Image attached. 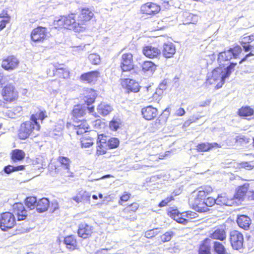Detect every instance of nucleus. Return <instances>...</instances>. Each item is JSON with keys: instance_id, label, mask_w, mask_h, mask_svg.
<instances>
[{"instance_id": "b1692460", "label": "nucleus", "mask_w": 254, "mask_h": 254, "mask_svg": "<svg viewBox=\"0 0 254 254\" xmlns=\"http://www.w3.org/2000/svg\"><path fill=\"white\" fill-rule=\"evenodd\" d=\"M237 222L239 226L245 230H248L251 224V219L244 215L239 216L237 218Z\"/></svg>"}, {"instance_id": "bb28decb", "label": "nucleus", "mask_w": 254, "mask_h": 254, "mask_svg": "<svg viewBox=\"0 0 254 254\" xmlns=\"http://www.w3.org/2000/svg\"><path fill=\"white\" fill-rule=\"evenodd\" d=\"M127 89L131 92L136 93L139 91L140 86L138 82L133 79H126Z\"/></svg>"}, {"instance_id": "f03ea898", "label": "nucleus", "mask_w": 254, "mask_h": 254, "mask_svg": "<svg viewBox=\"0 0 254 254\" xmlns=\"http://www.w3.org/2000/svg\"><path fill=\"white\" fill-rule=\"evenodd\" d=\"M40 129V126L37 122L36 115H32L30 121L22 123L19 130V136L21 139H25L30 135L35 137Z\"/></svg>"}, {"instance_id": "a19ab883", "label": "nucleus", "mask_w": 254, "mask_h": 254, "mask_svg": "<svg viewBox=\"0 0 254 254\" xmlns=\"http://www.w3.org/2000/svg\"><path fill=\"white\" fill-rule=\"evenodd\" d=\"M121 120L118 118H114L110 122V128L113 130H117L122 125Z\"/></svg>"}, {"instance_id": "f704fd0d", "label": "nucleus", "mask_w": 254, "mask_h": 254, "mask_svg": "<svg viewBox=\"0 0 254 254\" xmlns=\"http://www.w3.org/2000/svg\"><path fill=\"white\" fill-rule=\"evenodd\" d=\"M213 249L217 254H228L224 245L219 242H214Z\"/></svg>"}, {"instance_id": "6ab92c4d", "label": "nucleus", "mask_w": 254, "mask_h": 254, "mask_svg": "<svg viewBox=\"0 0 254 254\" xmlns=\"http://www.w3.org/2000/svg\"><path fill=\"white\" fill-rule=\"evenodd\" d=\"M221 146L220 144H218L216 142L212 143H201L198 144L196 146V150L198 152H206L210 150L213 149V148H220Z\"/></svg>"}, {"instance_id": "dca6fc26", "label": "nucleus", "mask_w": 254, "mask_h": 254, "mask_svg": "<svg viewBox=\"0 0 254 254\" xmlns=\"http://www.w3.org/2000/svg\"><path fill=\"white\" fill-rule=\"evenodd\" d=\"M189 203L192 208L196 211L200 212L206 211V209H205L204 200L196 196L193 200H190Z\"/></svg>"}, {"instance_id": "6e6552de", "label": "nucleus", "mask_w": 254, "mask_h": 254, "mask_svg": "<svg viewBox=\"0 0 254 254\" xmlns=\"http://www.w3.org/2000/svg\"><path fill=\"white\" fill-rule=\"evenodd\" d=\"M120 66L123 71H130L133 68V56L131 53H126L122 55Z\"/></svg>"}, {"instance_id": "a211bd4d", "label": "nucleus", "mask_w": 254, "mask_h": 254, "mask_svg": "<svg viewBox=\"0 0 254 254\" xmlns=\"http://www.w3.org/2000/svg\"><path fill=\"white\" fill-rule=\"evenodd\" d=\"M141 113L143 118L147 120L153 119L158 114L157 109L153 108L151 106L143 108Z\"/></svg>"}, {"instance_id": "4468645a", "label": "nucleus", "mask_w": 254, "mask_h": 254, "mask_svg": "<svg viewBox=\"0 0 254 254\" xmlns=\"http://www.w3.org/2000/svg\"><path fill=\"white\" fill-rule=\"evenodd\" d=\"M3 99L6 102H11L16 96L14 90V87L11 85H6L1 91Z\"/></svg>"}, {"instance_id": "bf43d9fd", "label": "nucleus", "mask_w": 254, "mask_h": 254, "mask_svg": "<svg viewBox=\"0 0 254 254\" xmlns=\"http://www.w3.org/2000/svg\"><path fill=\"white\" fill-rule=\"evenodd\" d=\"M34 115V114H33ZM35 115L36 116L37 120H40L42 122L44 119L47 117V113L46 111H40L39 113H37Z\"/></svg>"}, {"instance_id": "e2e57ef3", "label": "nucleus", "mask_w": 254, "mask_h": 254, "mask_svg": "<svg viewBox=\"0 0 254 254\" xmlns=\"http://www.w3.org/2000/svg\"><path fill=\"white\" fill-rule=\"evenodd\" d=\"M207 194L205 192V191H203L202 189H201L197 192L196 197L200 198V199H202L205 200V197L206 196Z\"/></svg>"}, {"instance_id": "6e6d98bb", "label": "nucleus", "mask_w": 254, "mask_h": 254, "mask_svg": "<svg viewBox=\"0 0 254 254\" xmlns=\"http://www.w3.org/2000/svg\"><path fill=\"white\" fill-rule=\"evenodd\" d=\"M183 216L186 217L187 219L189 220V222L190 220L196 218L198 216L197 213L192 211H188L184 213Z\"/></svg>"}, {"instance_id": "2f4dec72", "label": "nucleus", "mask_w": 254, "mask_h": 254, "mask_svg": "<svg viewBox=\"0 0 254 254\" xmlns=\"http://www.w3.org/2000/svg\"><path fill=\"white\" fill-rule=\"evenodd\" d=\"M73 116L76 118L83 117L86 114L85 106L77 105L74 107L72 110Z\"/></svg>"}, {"instance_id": "f257e3e1", "label": "nucleus", "mask_w": 254, "mask_h": 254, "mask_svg": "<svg viewBox=\"0 0 254 254\" xmlns=\"http://www.w3.org/2000/svg\"><path fill=\"white\" fill-rule=\"evenodd\" d=\"M76 15L71 13L67 16H62L58 20H55L54 25L59 28L64 27L75 32H80L85 29L86 26L83 23H80L75 20Z\"/></svg>"}, {"instance_id": "c85d7f7f", "label": "nucleus", "mask_w": 254, "mask_h": 254, "mask_svg": "<svg viewBox=\"0 0 254 254\" xmlns=\"http://www.w3.org/2000/svg\"><path fill=\"white\" fill-rule=\"evenodd\" d=\"M64 243L67 249L72 250H74L77 245L76 240L72 236H68L64 238Z\"/></svg>"}, {"instance_id": "cd10ccee", "label": "nucleus", "mask_w": 254, "mask_h": 254, "mask_svg": "<svg viewBox=\"0 0 254 254\" xmlns=\"http://www.w3.org/2000/svg\"><path fill=\"white\" fill-rule=\"evenodd\" d=\"M25 156L24 152L20 149H14L11 152V159L13 162L22 160Z\"/></svg>"}, {"instance_id": "de8ad7c7", "label": "nucleus", "mask_w": 254, "mask_h": 254, "mask_svg": "<svg viewBox=\"0 0 254 254\" xmlns=\"http://www.w3.org/2000/svg\"><path fill=\"white\" fill-rule=\"evenodd\" d=\"M119 140L117 138H111L108 139L107 144L111 149L117 148L119 145Z\"/></svg>"}, {"instance_id": "09e8293b", "label": "nucleus", "mask_w": 254, "mask_h": 254, "mask_svg": "<svg viewBox=\"0 0 254 254\" xmlns=\"http://www.w3.org/2000/svg\"><path fill=\"white\" fill-rule=\"evenodd\" d=\"M174 233L172 231H168L161 236V241L163 243L169 242L172 237L174 236Z\"/></svg>"}, {"instance_id": "69168bd1", "label": "nucleus", "mask_w": 254, "mask_h": 254, "mask_svg": "<svg viewBox=\"0 0 254 254\" xmlns=\"http://www.w3.org/2000/svg\"><path fill=\"white\" fill-rule=\"evenodd\" d=\"M9 22V18H7V19H3L0 21V30H2L5 27L6 24Z\"/></svg>"}, {"instance_id": "3c124183", "label": "nucleus", "mask_w": 254, "mask_h": 254, "mask_svg": "<svg viewBox=\"0 0 254 254\" xmlns=\"http://www.w3.org/2000/svg\"><path fill=\"white\" fill-rule=\"evenodd\" d=\"M138 207L139 204L137 203L134 202L125 208L124 212L126 213H128L130 211L134 212L138 208Z\"/></svg>"}, {"instance_id": "13d9d810", "label": "nucleus", "mask_w": 254, "mask_h": 254, "mask_svg": "<svg viewBox=\"0 0 254 254\" xmlns=\"http://www.w3.org/2000/svg\"><path fill=\"white\" fill-rule=\"evenodd\" d=\"M74 127L78 128H86L89 129V125L85 121H81L80 123H77V125H75Z\"/></svg>"}, {"instance_id": "ea45409f", "label": "nucleus", "mask_w": 254, "mask_h": 254, "mask_svg": "<svg viewBox=\"0 0 254 254\" xmlns=\"http://www.w3.org/2000/svg\"><path fill=\"white\" fill-rule=\"evenodd\" d=\"M24 167L25 166L24 165H19L17 166L8 165L4 168L3 170L5 173L10 174L13 172L23 170H24Z\"/></svg>"}, {"instance_id": "f3484780", "label": "nucleus", "mask_w": 254, "mask_h": 254, "mask_svg": "<svg viewBox=\"0 0 254 254\" xmlns=\"http://www.w3.org/2000/svg\"><path fill=\"white\" fill-rule=\"evenodd\" d=\"M143 54L147 58L153 59L157 58L161 54L160 50L152 46H146L143 49Z\"/></svg>"}, {"instance_id": "c03bdc74", "label": "nucleus", "mask_w": 254, "mask_h": 254, "mask_svg": "<svg viewBox=\"0 0 254 254\" xmlns=\"http://www.w3.org/2000/svg\"><path fill=\"white\" fill-rule=\"evenodd\" d=\"M55 69H53L54 74L55 75H58L60 77L64 78V73H67V71L65 68L63 67H59L57 65L55 66Z\"/></svg>"}, {"instance_id": "58836bf2", "label": "nucleus", "mask_w": 254, "mask_h": 254, "mask_svg": "<svg viewBox=\"0 0 254 254\" xmlns=\"http://www.w3.org/2000/svg\"><path fill=\"white\" fill-rule=\"evenodd\" d=\"M237 64V63H231L228 66L223 69L224 76L225 77V78H227L230 76L232 72L234 70V68Z\"/></svg>"}, {"instance_id": "0e129e2a", "label": "nucleus", "mask_w": 254, "mask_h": 254, "mask_svg": "<svg viewBox=\"0 0 254 254\" xmlns=\"http://www.w3.org/2000/svg\"><path fill=\"white\" fill-rule=\"evenodd\" d=\"M251 56H254V46H252V51L248 54H247L245 58H244L243 59H242L240 62L239 64H242L243 62L246 61L248 58Z\"/></svg>"}, {"instance_id": "c756f323", "label": "nucleus", "mask_w": 254, "mask_h": 254, "mask_svg": "<svg viewBox=\"0 0 254 254\" xmlns=\"http://www.w3.org/2000/svg\"><path fill=\"white\" fill-rule=\"evenodd\" d=\"M226 233L223 229H217L212 234L210 237L214 239L223 241L226 239Z\"/></svg>"}, {"instance_id": "f8f14e48", "label": "nucleus", "mask_w": 254, "mask_h": 254, "mask_svg": "<svg viewBox=\"0 0 254 254\" xmlns=\"http://www.w3.org/2000/svg\"><path fill=\"white\" fill-rule=\"evenodd\" d=\"M13 212L17 216L18 221L25 219L27 216V211L21 203H15L13 204Z\"/></svg>"}, {"instance_id": "79ce46f5", "label": "nucleus", "mask_w": 254, "mask_h": 254, "mask_svg": "<svg viewBox=\"0 0 254 254\" xmlns=\"http://www.w3.org/2000/svg\"><path fill=\"white\" fill-rule=\"evenodd\" d=\"M37 199L35 197H28L25 199V204L26 206L30 209H33L37 204Z\"/></svg>"}, {"instance_id": "e433bc0d", "label": "nucleus", "mask_w": 254, "mask_h": 254, "mask_svg": "<svg viewBox=\"0 0 254 254\" xmlns=\"http://www.w3.org/2000/svg\"><path fill=\"white\" fill-rule=\"evenodd\" d=\"M248 190V185H244L239 188L237 193L235 195V197L239 200L243 199V197L245 195Z\"/></svg>"}, {"instance_id": "20e7f679", "label": "nucleus", "mask_w": 254, "mask_h": 254, "mask_svg": "<svg viewBox=\"0 0 254 254\" xmlns=\"http://www.w3.org/2000/svg\"><path fill=\"white\" fill-rule=\"evenodd\" d=\"M58 161L61 164V166L55 168L56 172L64 177H72L73 173L70 171V159L66 157L59 156Z\"/></svg>"}, {"instance_id": "0eeeda50", "label": "nucleus", "mask_w": 254, "mask_h": 254, "mask_svg": "<svg viewBox=\"0 0 254 254\" xmlns=\"http://www.w3.org/2000/svg\"><path fill=\"white\" fill-rule=\"evenodd\" d=\"M48 37L47 29L42 26L35 28L31 33V39L34 42H43Z\"/></svg>"}, {"instance_id": "39448f33", "label": "nucleus", "mask_w": 254, "mask_h": 254, "mask_svg": "<svg viewBox=\"0 0 254 254\" xmlns=\"http://www.w3.org/2000/svg\"><path fill=\"white\" fill-rule=\"evenodd\" d=\"M15 223V220L14 215L11 213L5 212L0 216V229L3 231H6L12 228Z\"/></svg>"}, {"instance_id": "5fc2aeb1", "label": "nucleus", "mask_w": 254, "mask_h": 254, "mask_svg": "<svg viewBox=\"0 0 254 254\" xmlns=\"http://www.w3.org/2000/svg\"><path fill=\"white\" fill-rule=\"evenodd\" d=\"M158 233V229H151L145 233V237L147 238H151L156 236Z\"/></svg>"}, {"instance_id": "a878e982", "label": "nucleus", "mask_w": 254, "mask_h": 254, "mask_svg": "<svg viewBox=\"0 0 254 254\" xmlns=\"http://www.w3.org/2000/svg\"><path fill=\"white\" fill-rule=\"evenodd\" d=\"M183 215L184 213H180L177 210H173L171 212V216L172 218L177 222L185 225L189 222V220L184 218Z\"/></svg>"}, {"instance_id": "aec40b11", "label": "nucleus", "mask_w": 254, "mask_h": 254, "mask_svg": "<svg viewBox=\"0 0 254 254\" xmlns=\"http://www.w3.org/2000/svg\"><path fill=\"white\" fill-rule=\"evenodd\" d=\"M93 13L89 8H82L81 13L78 16V21L80 23H83L85 25V23L89 21L93 17Z\"/></svg>"}, {"instance_id": "603ef678", "label": "nucleus", "mask_w": 254, "mask_h": 254, "mask_svg": "<svg viewBox=\"0 0 254 254\" xmlns=\"http://www.w3.org/2000/svg\"><path fill=\"white\" fill-rule=\"evenodd\" d=\"M235 139L236 142L239 143L240 144L249 143L250 140V138L246 137L244 135L236 136Z\"/></svg>"}, {"instance_id": "37998d69", "label": "nucleus", "mask_w": 254, "mask_h": 254, "mask_svg": "<svg viewBox=\"0 0 254 254\" xmlns=\"http://www.w3.org/2000/svg\"><path fill=\"white\" fill-rule=\"evenodd\" d=\"M89 95L85 97V102L87 106H90L95 101L96 97H97V93L95 91L92 90L89 92Z\"/></svg>"}, {"instance_id": "338daca9", "label": "nucleus", "mask_w": 254, "mask_h": 254, "mask_svg": "<svg viewBox=\"0 0 254 254\" xmlns=\"http://www.w3.org/2000/svg\"><path fill=\"white\" fill-rule=\"evenodd\" d=\"M130 195V194L129 193H127L125 192V193L120 197V199L123 201H127L129 198Z\"/></svg>"}, {"instance_id": "5701e85b", "label": "nucleus", "mask_w": 254, "mask_h": 254, "mask_svg": "<svg viewBox=\"0 0 254 254\" xmlns=\"http://www.w3.org/2000/svg\"><path fill=\"white\" fill-rule=\"evenodd\" d=\"M97 110L101 115L106 116L113 111V108L110 104L102 102L98 106Z\"/></svg>"}, {"instance_id": "7c9ffc66", "label": "nucleus", "mask_w": 254, "mask_h": 254, "mask_svg": "<svg viewBox=\"0 0 254 254\" xmlns=\"http://www.w3.org/2000/svg\"><path fill=\"white\" fill-rule=\"evenodd\" d=\"M254 110L250 106H245L241 108L238 111V115L241 117H249L253 115Z\"/></svg>"}, {"instance_id": "4be33fe9", "label": "nucleus", "mask_w": 254, "mask_h": 254, "mask_svg": "<svg viewBox=\"0 0 254 254\" xmlns=\"http://www.w3.org/2000/svg\"><path fill=\"white\" fill-rule=\"evenodd\" d=\"M217 205L232 206L234 203L232 198H229L226 193H222L218 195L216 198Z\"/></svg>"}, {"instance_id": "680f3d73", "label": "nucleus", "mask_w": 254, "mask_h": 254, "mask_svg": "<svg viewBox=\"0 0 254 254\" xmlns=\"http://www.w3.org/2000/svg\"><path fill=\"white\" fill-rule=\"evenodd\" d=\"M241 166L242 168H245L248 170H251L254 168V165L247 162L242 163Z\"/></svg>"}, {"instance_id": "2eb2a0df", "label": "nucleus", "mask_w": 254, "mask_h": 254, "mask_svg": "<svg viewBox=\"0 0 254 254\" xmlns=\"http://www.w3.org/2000/svg\"><path fill=\"white\" fill-rule=\"evenodd\" d=\"M99 76V71L94 70L82 74L80 79L82 81L86 82L88 83H94L97 80Z\"/></svg>"}, {"instance_id": "864d4df0", "label": "nucleus", "mask_w": 254, "mask_h": 254, "mask_svg": "<svg viewBox=\"0 0 254 254\" xmlns=\"http://www.w3.org/2000/svg\"><path fill=\"white\" fill-rule=\"evenodd\" d=\"M177 195V194L175 193L173 195H171L170 196L166 198L159 203L158 206L160 207L166 206L169 202L174 199V196Z\"/></svg>"}, {"instance_id": "7ed1b4c3", "label": "nucleus", "mask_w": 254, "mask_h": 254, "mask_svg": "<svg viewBox=\"0 0 254 254\" xmlns=\"http://www.w3.org/2000/svg\"><path fill=\"white\" fill-rule=\"evenodd\" d=\"M242 52L241 48L236 46L233 48H230L229 50L220 52L218 55L217 61L220 66H224L223 62L230 61L232 59H237Z\"/></svg>"}, {"instance_id": "9b49d317", "label": "nucleus", "mask_w": 254, "mask_h": 254, "mask_svg": "<svg viewBox=\"0 0 254 254\" xmlns=\"http://www.w3.org/2000/svg\"><path fill=\"white\" fill-rule=\"evenodd\" d=\"M93 228L92 226L85 223H82L79 224L78 229V235L79 237L86 239L90 237L93 233Z\"/></svg>"}, {"instance_id": "a18cd8bd", "label": "nucleus", "mask_w": 254, "mask_h": 254, "mask_svg": "<svg viewBox=\"0 0 254 254\" xmlns=\"http://www.w3.org/2000/svg\"><path fill=\"white\" fill-rule=\"evenodd\" d=\"M107 141V137L106 136H104L103 134H100L98 135V140H97V145L98 147L100 148H102L104 147L105 145L106 144Z\"/></svg>"}, {"instance_id": "ddd939ff", "label": "nucleus", "mask_w": 254, "mask_h": 254, "mask_svg": "<svg viewBox=\"0 0 254 254\" xmlns=\"http://www.w3.org/2000/svg\"><path fill=\"white\" fill-rule=\"evenodd\" d=\"M160 10V6L152 2H147L141 5L140 11L142 13L146 14H154Z\"/></svg>"}, {"instance_id": "72a5a7b5", "label": "nucleus", "mask_w": 254, "mask_h": 254, "mask_svg": "<svg viewBox=\"0 0 254 254\" xmlns=\"http://www.w3.org/2000/svg\"><path fill=\"white\" fill-rule=\"evenodd\" d=\"M208 239L205 240L200 246L199 254H211L210 247L209 246Z\"/></svg>"}, {"instance_id": "c9c22d12", "label": "nucleus", "mask_w": 254, "mask_h": 254, "mask_svg": "<svg viewBox=\"0 0 254 254\" xmlns=\"http://www.w3.org/2000/svg\"><path fill=\"white\" fill-rule=\"evenodd\" d=\"M81 143L82 148L89 147L93 144L94 139L91 136L85 134L81 139Z\"/></svg>"}, {"instance_id": "49530a36", "label": "nucleus", "mask_w": 254, "mask_h": 254, "mask_svg": "<svg viewBox=\"0 0 254 254\" xmlns=\"http://www.w3.org/2000/svg\"><path fill=\"white\" fill-rule=\"evenodd\" d=\"M88 59L92 64H99L100 63V57L97 54H91L88 56Z\"/></svg>"}, {"instance_id": "423d86ee", "label": "nucleus", "mask_w": 254, "mask_h": 254, "mask_svg": "<svg viewBox=\"0 0 254 254\" xmlns=\"http://www.w3.org/2000/svg\"><path fill=\"white\" fill-rule=\"evenodd\" d=\"M230 242L233 249L239 250L243 247L244 237L238 231L233 230L230 232Z\"/></svg>"}, {"instance_id": "4c0bfd02", "label": "nucleus", "mask_w": 254, "mask_h": 254, "mask_svg": "<svg viewBox=\"0 0 254 254\" xmlns=\"http://www.w3.org/2000/svg\"><path fill=\"white\" fill-rule=\"evenodd\" d=\"M142 70L144 72H153L156 69L155 64L151 61H145L142 65Z\"/></svg>"}, {"instance_id": "9d476101", "label": "nucleus", "mask_w": 254, "mask_h": 254, "mask_svg": "<svg viewBox=\"0 0 254 254\" xmlns=\"http://www.w3.org/2000/svg\"><path fill=\"white\" fill-rule=\"evenodd\" d=\"M222 67L221 66V67H218L215 68L212 72L211 77L210 78L209 77L208 79L211 84L212 83V82L211 81V80H213L214 81H220L221 85H219V83L217 84V86L218 88L221 87V85L224 83L225 80L226 79L224 76Z\"/></svg>"}, {"instance_id": "412c9836", "label": "nucleus", "mask_w": 254, "mask_h": 254, "mask_svg": "<svg viewBox=\"0 0 254 254\" xmlns=\"http://www.w3.org/2000/svg\"><path fill=\"white\" fill-rule=\"evenodd\" d=\"M176 53V48L172 43H165L163 45L162 53L166 58H171Z\"/></svg>"}, {"instance_id": "8fccbe9b", "label": "nucleus", "mask_w": 254, "mask_h": 254, "mask_svg": "<svg viewBox=\"0 0 254 254\" xmlns=\"http://www.w3.org/2000/svg\"><path fill=\"white\" fill-rule=\"evenodd\" d=\"M216 198H214L212 197H208L204 200L205 202V209L207 210V207H211L215 204H217Z\"/></svg>"}, {"instance_id": "1a4fd4ad", "label": "nucleus", "mask_w": 254, "mask_h": 254, "mask_svg": "<svg viewBox=\"0 0 254 254\" xmlns=\"http://www.w3.org/2000/svg\"><path fill=\"white\" fill-rule=\"evenodd\" d=\"M19 63L18 60L15 57L10 56L3 60L1 66L6 70H12L18 66Z\"/></svg>"}, {"instance_id": "4d7b16f0", "label": "nucleus", "mask_w": 254, "mask_h": 254, "mask_svg": "<svg viewBox=\"0 0 254 254\" xmlns=\"http://www.w3.org/2000/svg\"><path fill=\"white\" fill-rule=\"evenodd\" d=\"M163 89L161 88H157L155 92L153 94L152 97L155 101H158L160 99V97L163 93Z\"/></svg>"}, {"instance_id": "052dcab7", "label": "nucleus", "mask_w": 254, "mask_h": 254, "mask_svg": "<svg viewBox=\"0 0 254 254\" xmlns=\"http://www.w3.org/2000/svg\"><path fill=\"white\" fill-rule=\"evenodd\" d=\"M254 40V35L245 36L242 39V43L244 44L249 43Z\"/></svg>"}, {"instance_id": "393cba45", "label": "nucleus", "mask_w": 254, "mask_h": 254, "mask_svg": "<svg viewBox=\"0 0 254 254\" xmlns=\"http://www.w3.org/2000/svg\"><path fill=\"white\" fill-rule=\"evenodd\" d=\"M50 205V201L47 198H42L37 202L36 209L39 213L47 211Z\"/></svg>"}, {"instance_id": "774afa93", "label": "nucleus", "mask_w": 254, "mask_h": 254, "mask_svg": "<svg viewBox=\"0 0 254 254\" xmlns=\"http://www.w3.org/2000/svg\"><path fill=\"white\" fill-rule=\"evenodd\" d=\"M185 110L182 108H180L176 112V114L178 116H183L185 114Z\"/></svg>"}, {"instance_id": "473e14b6", "label": "nucleus", "mask_w": 254, "mask_h": 254, "mask_svg": "<svg viewBox=\"0 0 254 254\" xmlns=\"http://www.w3.org/2000/svg\"><path fill=\"white\" fill-rule=\"evenodd\" d=\"M184 17H185V21L186 24H196L198 22L199 17L197 15L193 14L192 13H189L186 12L184 14Z\"/></svg>"}]
</instances>
